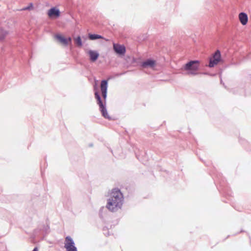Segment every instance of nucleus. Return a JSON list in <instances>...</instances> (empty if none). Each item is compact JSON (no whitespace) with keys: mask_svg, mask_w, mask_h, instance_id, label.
<instances>
[{"mask_svg":"<svg viewBox=\"0 0 251 251\" xmlns=\"http://www.w3.org/2000/svg\"><path fill=\"white\" fill-rule=\"evenodd\" d=\"M123 196L120 190L113 189L110 193V197L107 200L106 207L111 211H116L121 208L123 204Z\"/></svg>","mask_w":251,"mask_h":251,"instance_id":"f257e3e1","label":"nucleus"},{"mask_svg":"<svg viewBox=\"0 0 251 251\" xmlns=\"http://www.w3.org/2000/svg\"><path fill=\"white\" fill-rule=\"evenodd\" d=\"M200 62L199 61H191L186 63L184 66V69L188 71V75H195L198 74L197 71L199 69Z\"/></svg>","mask_w":251,"mask_h":251,"instance_id":"f03ea898","label":"nucleus"},{"mask_svg":"<svg viewBox=\"0 0 251 251\" xmlns=\"http://www.w3.org/2000/svg\"><path fill=\"white\" fill-rule=\"evenodd\" d=\"M95 90V97L97 101V103L99 105L100 110L102 113V116L106 119H109L110 117L108 114V113L106 111V109L101 101L100 96L99 94V92L97 90V88L96 87H94Z\"/></svg>","mask_w":251,"mask_h":251,"instance_id":"7ed1b4c3","label":"nucleus"},{"mask_svg":"<svg viewBox=\"0 0 251 251\" xmlns=\"http://www.w3.org/2000/svg\"><path fill=\"white\" fill-rule=\"evenodd\" d=\"M65 248L67 251H77L75 243L70 236H67L65 238Z\"/></svg>","mask_w":251,"mask_h":251,"instance_id":"20e7f679","label":"nucleus"},{"mask_svg":"<svg viewBox=\"0 0 251 251\" xmlns=\"http://www.w3.org/2000/svg\"><path fill=\"white\" fill-rule=\"evenodd\" d=\"M221 60V53L219 50H217L214 54L212 58L210 59L209 67H213L217 65Z\"/></svg>","mask_w":251,"mask_h":251,"instance_id":"39448f33","label":"nucleus"},{"mask_svg":"<svg viewBox=\"0 0 251 251\" xmlns=\"http://www.w3.org/2000/svg\"><path fill=\"white\" fill-rule=\"evenodd\" d=\"M108 87V80H102L100 82V91L102 94V96L104 100H105L107 96V91Z\"/></svg>","mask_w":251,"mask_h":251,"instance_id":"423d86ee","label":"nucleus"},{"mask_svg":"<svg viewBox=\"0 0 251 251\" xmlns=\"http://www.w3.org/2000/svg\"><path fill=\"white\" fill-rule=\"evenodd\" d=\"M55 38L61 44L64 46H67L69 43H71L72 39L69 37L68 39L65 38L63 36L60 34H56L55 35Z\"/></svg>","mask_w":251,"mask_h":251,"instance_id":"0eeeda50","label":"nucleus"},{"mask_svg":"<svg viewBox=\"0 0 251 251\" xmlns=\"http://www.w3.org/2000/svg\"><path fill=\"white\" fill-rule=\"evenodd\" d=\"M114 51L119 55H124L126 52V48L124 45L113 43Z\"/></svg>","mask_w":251,"mask_h":251,"instance_id":"6e6552de","label":"nucleus"},{"mask_svg":"<svg viewBox=\"0 0 251 251\" xmlns=\"http://www.w3.org/2000/svg\"><path fill=\"white\" fill-rule=\"evenodd\" d=\"M48 15L50 18L58 17L60 16V11L56 8L53 7L48 11Z\"/></svg>","mask_w":251,"mask_h":251,"instance_id":"1a4fd4ad","label":"nucleus"},{"mask_svg":"<svg viewBox=\"0 0 251 251\" xmlns=\"http://www.w3.org/2000/svg\"><path fill=\"white\" fill-rule=\"evenodd\" d=\"M238 18L240 23L242 25H247L248 22V17L246 13L244 12L239 13Z\"/></svg>","mask_w":251,"mask_h":251,"instance_id":"9d476101","label":"nucleus"},{"mask_svg":"<svg viewBox=\"0 0 251 251\" xmlns=\"http://www.w3.org/2000/svg\"><path fill=\"white\" fill-rule=\"evenodd\" d=\"M92 62H95L99 56V53L95 50H90L87 52Z\"/></svg>","mask_w":251,"mask_h":251,"instance_id":"9b49d317","label":"nucleus"},{"mask_svg":"<svg viewBox=\"0 0 251 251\" xmlns=\"http://www.w3.org/2000/svg\"><path fill=\"white\" fill-rule=\"evenodd\" d=\"M156 65V62L155 60L148 59L142 63V67L144 68H153Z\"/></svg>","mask_w":251,"mask_h":251,"instance_id":"f8f14e48","label":"nucleus"},{"mask_svg":"<svg viewBox=\"0 0 251 251\" xmlns=\"http://www.w3.org/2000/svg\"><path fill=\"white\" fill-rule=\"evenodd\" d=\"M8 32L3 28H0V41L3 40L8 35Z\"/></svg>","mask_w":251,"mask_h":251,"instance_id":"ddd939ff","label":"nucleus"},{"mask_svg":"<svg viewBox=\"0 0 251 251\" xmlns=\"http://www.w3.org/2000/svg\"><path fill=\"white\" fill-rule=\"evenodd\" d=\"M88 37L90 40H94L98 39H104L102 36L98 34H89Z\"/></svg>","mask_w":251,"mask_h":251,"instance_id":"4468645a","label":"nucleus"},{"mask_svg":"<svg viewBox=\"0 0 251 251\" xmlns=\"http://www.w3.org/2000/svg\"><path fill=\"white\" fill-rule=\"evenodd\" d=\"M74 41L75 42V44L77 46L79 47H81L82 46L81 39L80 36H78L75 38H74Z\"/></svg>","mask_w":251,"mask_h":251,"instance_id":"2eb2a0df","label":"nucleus"},{"mask_svg":"<svg viewBox=\"0 0 251 251\" xmlns=\"http://www.w3.org/2000/svg\"><path fill=\"white\" fill-rule=\"evenodd\" d=\"M33 6L32 5V3H30V6L27 7H25V8H24L23 9V10H28V9H29L30 8H32Z\"/></svg>","mask_w":251,"mask_h":251,"instance_id":"dca6fc26","label":"nucleus"},{"mask_svg":"<svg viewBox=\"0 0 251 251\" xmlns=\"http://www.w3.org/2000/svg\"><path fill=\"white\" fill-rule=\"evenodd\" d=\"M32 251H38V249L37 248H35Z\"/></svg>","mask_w":251,"mask_h":251,"instance_id":"f3484780","label":"nucleus"},{"mask_svg":"<svg viewBox=\"0 0 251 251\" xmlns=\"http://www.w3.org/2000/svg\"><path fill=\"white\" fill-rule=\"evenodd\" d=\"M104 39L105 41H108V39Z\"/></svg>","mask_w":251,"mask_h":251,"instance_id":"a211bd4d","label":"nucleus"}]
</instances>
